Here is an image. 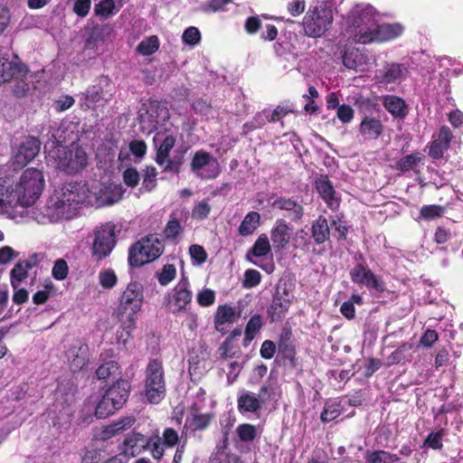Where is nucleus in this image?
Instances as JSON below:
<instances>
[{
    "instance_id": "nucleus-18",
    "label": "nucleus",
    "mask_w": 463,
    "mask_h": 463,
    "mask_svg": "<svg viewBox=\"0 0 463 463\" xmlns=\"http://www.w3.org/2000/svg\"><path fill=\"white\" fill-rule=\"evenodd\" d=\"M408 74L409 70L406 66L400 63H390L379 71L376 80L379 83L384 85L399 84L406 79Z\"/></svg>"
},
{
    "instance_id": "nucleus-30",
    "label": "nucleus",
    "mask_w": 463,
    "mask_h": 463,
    "mask_svg": "<svg viewBox=\"0 0 463 463\" xmlns=\"http://www.w3.org/2000/svg\"><path fill=\"white\" fill-rule=\"evenodd\" d=\"M261 404L260 393L243 392L238 399V409L243 412H256Z\"/></svg>"
},
{
    "instance_id": "nucleus-40",
    "label": "nucleus",
    "mask_w": 463,
    "mask_h": 463,
    "mask_svg": "<svg viewBox=\"0 0 463 463\" xmlns=\"http://www.w3.org/2000/svg\"><path fill=\"white\" fill-rule=\"evenodd\" d=\"M118 10L114 0H102L94 6V13L101 19H107Z\"/></svg>"
},
{
    "instance_id": "nucleus-19",
    "label": "nucleus",
    "mask_w": 463,
    "mask_h": 463,
    "mask_svg": "<svg viewBox=\"0 0 463 463\" xmlns=\"http://www.w3.org/2000/svg\"><path fill=\"white\" fill-rule=\"evenodd\" d=\"M451 139L452 133L450 129L446 126L441 127L439 133L433 136V140L430 146L429 156L434 159L441 158L444 153L449 149Z\"/></svg>"
},
{
    "instance_id": "nucleus-46",
    "label": "nucleus",
    "mask_w": 463,
    "mask_h": 463,
    "mask_svg": "<svg viewBox=\"0 0 463 463\" xmlns=\"http://www.w3.org/2000/svg\"><path fill=\"white\" fill-rule=\"evenodd\" d=\"M118 364L115 361H109L102 364L96 371L99 379H107L109 376L117 375L118 373Z\"/></svg>"
},
{
    "instance_id": "nucleus-36",
    "label": "nucleus",
    "mask_w": 463,
    "mask_h": 463,
    "mask_svg": "<svg viewBox=\"0 0 463 463\" xmlns=\"http://www.w3.org/2000/svg\"><path fill=\"white\" fill-rule=\"evenodd\" d=\"M124 444L126 446V453L135 455L138 453L141 449H144L146 444V439L140 433H131L126 438Z\"/></svg>"
},
{
    "instance_id": "nucleus-7",
    "label": "nucleus",
    "mask_w": 463,
    "mask_h": 463,
    "mask_svg": "<svg viewBox=\"0 0 463 463\" xmlns=\"http://www.w3.org/2000/svg\"><path fill=\"white\" fill-rule=\"evenodd\" d=\"M163 251V242L155 235H149L130 248L128 262L131 266L140 267L157 259Z\"/></svg>"
},
{
    "instance_id": "nucleus-23",
    "label": "nucleus",
    "mask_w": 463,
    "mask_h": 463,
    "mask_svg": "<svg viewBox=\"0 0 463 463\" xmlns=\"http://www.w3.org/2000/svg\"><path fill=\"white\" fill-rule=\"evenodd\" d=\"M67 356L71 370L77 372L85 365L88 360V346L84 344L74 345L69 350Z\"/></svg>"
},
{
    "instance_id": "nucleus-45",
    "label": "nucleus",
    "mask_w": 463,
    "mask_h": 463,
    "mask_svg": "<svg viewBox=\"0 0 463 463\" xmlns=\"http://www.w3.org/2000/svg\"><path fill=\"white\" fill-rule=\"evenodd\" d=\"M236 433L241 441L250 442L257 436V429L254 425L243 423L236 428Z\"/></svg>"
},
{
    "instance_id": "nucleus-57",
    "label": "nucleus",
    "mask_w": 463,
    "mask_h": 463,
    "mask_svg": "<svg viewBox=\"0 0 463 463\" xmlns=\"http://www.w3.org/2000/svg\"><path fill=\"white\" fill-rule=\"evenodd\" d=\"M118 322L119 323V329L117 331V341L118 344L126 345L131 335V332L136 327L137 320H134L133 324L129 326H125L122 321Z\"/></svg>"
},
{
    "instance_id": "nucleus-21",
    "label": "nucleus",
    "mask_w": 463,
    "mask_h": 463,
    "mask_svg": "<svg viewBox=\"0 0 463 463\" xmlns=\"http://www.w3.org/2000/svg\"><path fill=\"white\" fill-rule=\"evenodd\" d=\"M403 33V26L400 24H383L377 22V29L373 32V42L392 41Z\"/></svg>"
},
{
    "instance_id": "nucleus-1",
    "label": "nucleus",
    "mask_w": 463,
    "mask_h": 463,
    "mask_svg": "<svg viewBox=\"0 0 463 463\" xmlns=\"http://www.w3.org/2000/svg\"><path fill=\"white\" fill-rule=\"evenodd\" d=\"M86 184L68 183L55 189L45 204L33 212V219L40 224L59 223L72 219L80 204L88 199Z\"/></svg>"
},
{
    "instance_id": "nucleus-20",
    "label": "nucleus",
    "mask_w": 463,
    "mask_h": 463,
    "mask_svg": "<svg viewBox=\"0 0 463 463\" xmlns=\"http://www.w3.org/2000/svg\"><path fill=\"white\" fill-rule=\"evenodd\" d=\"M72 151L68 147L59 145L47 152V158L53 160L57 168L71 173Z\"/></svg>"
},
{
    "instance_id": "nucleus-60",
    "label": "nucleus",
    "mask_w": 463,
    "mask_h": 463,
    "mask_svg": "<svg viewBox=\"0 0 463 463\" xmlns=\"http://www.w3.org/2000/svg\"><path fill=\"white\" fill-rule=\"evenodd\" d=\"M210 212V204L205 201H201L194 205L192 211V217L194 219L203 220L209 215Z\"/></svg>"
},
{
    "instance_id": "nucleus-62",
    "label": "nucleus",
    "mask_w": 463,
    "mask_h": 463,
    "mask_svg": "<svg viewBox=\"0 0 463 463\" xmlns=\"http://www.w3.org/2000/svg\"><path fill=\"white\" fill-rule=\"evenodd\" d=\"M232 2V0H208L203 5V10L206 13L222 12L225 10V6Z\"/></svg>"
},
{
    "instance_id": "nucleus-9",
    "label": "nucleus",
    "mask_w": 463,
    "mask_h": 463,
    "mask_svg": "<svg viewBox=\"0 0 463 463\" xmlns=\"http://www.w3.org/2000/svg\"><path fill=\"white\" fill-rule=\"evenodd\" d=\"M146 397L151 403H158L165 396V384L162 362H149L146 371Z\"/></svg>"
},
{
    "instance_id": "nucleus-55",
    "label": "nucleus",
    "mask_w": 463,
    "mask_h": 463,
    "mask_svg": "<svg viewBox=\"0 0 463 463\" xmlns=\"http://www.w3.org/2000/svg\"><path fill=\"white\" fill-rule=\"evenodd\" d=\"M262 326L261 317L260 316H253L248 322L245 329V336L248 340L254 338L255 335L259 332Z\"/></svg>"
},
{
    "instance_id": "nucleus-5",
    "label": "nucleus",
    "mask_w": 463,
    "mask_h": 463,
    "mask_svg": "<svg viewBox=\"0 0 463 463\" xmlns=\"http://www.w3.org/2000/svg\"><path fill=\"white\" fill-rule=\"evenodd\" d=\"M129 389V383L125 380L118 381L111 385L98 403L96 416L106 418L120 409L128 398Z\"/></svg>"
},
{
    "instance_id": "nucleus-11",
    "label": "nucleus",
    "mask_w": 463,
    "mask_h": 463,
    "mask_svg": "<svg viewBox=\"0 0 463 463\" xmlns=\"http://www.w3.org/2000/svg\"><path fill=\"white\" fill-rule=\"evenodd\" d=\"M125 189L120 184H109L104 187H89L85 203L97 207L111 205L123 198Z\"/></svg>"
},
{
    "instance_id": "nucleus-12",
    "label": "nucleus",
    "mask_w": 463,
    "mask_h": 463,
    "mask_svg": "<svg viewBox=\"0 0 463 463\" xmlns=\"http://www.w3.org/2000/svg\"><path fill=\"white\" fill-rule=\"evenodd\" d=\"M192 297L189 281L187 278L183 277L165 298L167 307L173 314H178L185 310L192 300Z\"/></svg>"
},
{
    "instance_id": "nucleus-26",
    "label": "nucleus",
    "mask_w": 463,
    "mask_h": 463,
    "mask_svg": "<svg viewBox=\"0 0 463 463\" xmlns=\"http://www.w3.org/2000/svg\"><path fill=\"white\" fill-rule=\"evenodd\" d=\"M240 317V313L234 307L223 305L218 307L214 317L215 327L218 331L222 330V327L225 324H232Z\"/></svg>"
},
{
    "instance_id": "nucleus-17",
    "label": "nucleus",
    "mask_w": 463,
    "mask_h": 463,
    "mask_svg": "<svg viewBox=\"0 0 463 463\" xmlns=\"http://www.w3.org/2000/svg\"><path fill=\"white\" fill-rule=\"evenodd\" d=\"M293 299L292 293L286 288L279 286L274 296L269 314L273 321L280 319L288 311Z\"/></svg>"
},
{
    "instance_id": "nucleus-32",
    "label": "nucleus",
    "mask_w": 463,
    "mask_h": 463,
    "mask_svg": "<svg viewBox=\"0 0 463 463\" xmlns=\"http://www.w3.org/2000/svg\"><path fill=\"white\" fill-rule=\"evenodd\" d=\"M330 235V229L327 220L324 216H319L312 225V236L318 244L325 242Z\"/></svg>"
},
{
    "instance_id": "nucleus-53",
    "label": "nucleus",
    "mask_w": 463,
    "mask_h": 463,
    "mask_svg": "<svg viewBox=\"0 0 463 463\" xmlns=\"http://www.w3.org/2000/svg\"><path fill=\"white\" fill-rule=\"evenodd\" d=\"M156 169L153 166H147L143 174V187L146 191H151L156 184Z\"/></svg>"
},
{
    "instance_id": "nucleus-39",
    "label": "nucleus",
    "mask_w": 463,
    "mask_h": 463,
    "mask_svg": "<svg viewBox=\"0 0 463 463\" xmlns=\"http://www.w3.org/2000/svg\"><path fill=\"white\" fill-rule=\"evenodd\" d=\"M159 48V39L156 35H151L142 40L137 46V52L146 56L153 54Z\"/></svg>"
},
{
    "instance_id": "nucleus-47",
    "label": "nucleus",
    "mask_w": 463,
    "mask_h": 463,
    "mask_svg": "<svg viewBox=\"0 0 463 463\" xmlns=\"http://www.w3.org/2000/svg\"><path fill=\"white\" fill-rule=\"evenodd\" d=\"M88 156L86 152L80 148L77 147L74 151H72L71 156V173L77 172L87 165Z\"/></svg>"
},
{
    "instance_id": "nucleus-15",
    "label": "nucleus",
    "mask_w": 463,
    "mask_h": 463,
    "mask_svg": "<svg viewBox=\"0 0 463 463\" xmlns=\"http://www.w3.org/2000/svg\"><path fill=\"white\" fill-rule=\"evenodd\" d=\"M350 275L353 282L364 285L376 292H383L385 289L383 280L361 264L356 265L351 270Z\"/></svg>"
},
{
    "instance_id": "nucleus-13",
    "label": "nucleus",
    "mask_w": 463,
    "mask_h": 463,
    "mask_svg": "<svg viewBox=\"0 0 463 463\" xmlns=\"http://www.w3.org/2000/svg\"><path fill=\"white\" fill-rule=\"evenodd\" d=\"M191 166L193 172L201 178H215L220 174V165L217 159L203 151L195 153Z\"/></svg>"
},
{
    "instance_id": "nucleus-2",
    "label": "nucleus",
    "mask_w": 463,
    "mask_h": 463,
    "mask_svg": "<svg viewBox=\"0 0 463 463\" xmlns=\"http://www.w3.org/2000/svg\"><path fill=\"white\" fill-rule=\"evenodd\" d=\"M379 18V14L371 5L362 3L354 5L345 18L346 35L359 43H372Z\"/></svg>"
},
{
    "instance_id": "nucleus-29",
    "label": "nucleus",
    "mask_w": 463,
    "mask_h": 463,
    "mask_svg": "<svg viewBox=\"0 0 463 463\" xmlns=\"http://www.w3.org/2000/svg\"><path fill=\"white\" fill-rule=\"evenodd\" d=\"M270 251V244L266 234L259 236L255 243L253 244L250 251L247 254V260L252 264L261 267L257 260L252 258H260L266 256Z\"/></svg>"
},
{
    "instance_id": "nucleus-8",
    "label": "nucleus",
    "mask_w": 463,
    "mask_h": 463,
    "mask_svg": "<svg viewBox=\"0 0 463 463\" xmlns=\"http://www.w3.org/2000/svg\"><path fill=\"white\" fill-rule=\"evenodd\" d=\"M167 109L157 100H147L142 104L139 109V120L141 131L149 135L163 126L168 119Z\"/></svg>"
},
{
    "instance_id": "nucleus-31",
    "label": "nucleus",
    "mask_w": 463,
    "mask_h": 463,
    "mask_svg": "<svg viewBox=\"0 0 463 463\" xmlns=\"http://www.w3.org/2000/svg\"><path fill=\"white\" fill-rule=\"evenodd\" d=\"M208 354L202 353V356L192 355L189 361V373L194 378H200L210 368Z\"/></svg>"
},
{
    "instance_id": "nucleus-51",
    "label": "nucleus",
    "mask_w": 463,
    "mask_h": 463,
    "mask_svg": "<svg viewBox=\"0 0 463 463\" xmlns=\"http://www.w3.org/2000/svg\"><path fill=\"white\" fill-rule=\"evenodd\" d=\"M5 191L4 182L0 180V211L9 212V208L14 209L15 199L12 192L6 194Z\"/></svg>"
},
{
    "instance_id": "nucleus-16",
    "label": "nucleus",
    "mask_w": 463,
    "mask_h": 463,
    "mask_svg": "<svg viewBox=\"0 0 463 463\" xmlns=\"http://www.w3.org/2000/svg\"><path fill=\"white\" fill-rule=\"evenodd\" d=\"M155 146L157 147L156 163L163 166L165 170L171 167L172 161L169 153L175 144V138L172 135L164 136L162 133H156L154 137Z\"/></svg>"
},
{
    "instance_id": "nucleus-49",
    "label": "nucleus",
    "mask_w": 463,
    "mask_h": 463,
    "mask_svg": "<svg viewBox=\"0 0 463 463\" xmlns=\"http://www.w3.org/2000/svg\"><path fill=\"white\" fill-rule=\"evenodd\" d=\"M23 71L24 67H19L13 63L0 64V84L10 80L15 73Z\"/></svg>"
},
{
    "instance_id": "nucleus-52",
    "label": "nucleus",
    "mask_w": 463,
    "mask_h": 463,
    "mask_svg": "<svg viewBox=\"0 0 463 463\" xmlns=\"http://www.w3.org/2000/svg\"><path fill=\"white\" fill-rule=\"evenodd\" d=\"M182 40L184 43L194 46L201 41V33L198 28L190 26L184 30L182 35Z\"/></svg>"
},
{
    "instance_id": "nucleus-25",
    "label": "nucleus",
    "mask_w": 463,
    "mask_h": 463,
    "mask_svg": "<svg viewBox=\"0 0 463 463\" xmlns=\"http://www.w3.org/2000/svg\"><path fill=\"white\" fill-rule=\"evenodd\" d=\"M316 188L325 203L332 209L338 206L337 199L335 197L333 184L326 177H320L316 181Z\"/></svg>"
},
{
    "instance_id": "nucleus-54",
    "label": "nucleus",
    "mask_w": 463,
    "mask_h": 463,
    "mask_svg": "<svg viewBox=\"0 0 463 463\" xmlns=\"http://www.w3.org/2000/svg\"><path fill=\"white\" fill-rule=\"evenodd\" d=\"M187 420L190 421V425L194 429L203 430L209 425L211 421V417L208 414L192 413L191 417Z\"/></svg>"
},
{
    "instance_id": "nucleus-3",
    "label": "nucleus",
    "mask_w": 463,
    "mask_h": 463,
    "mask_svg": "<svg viewBox=\"0 0 463 463\" xmlns=\"http://www.w3.org/2000/svg\"><path fill=\"white\" fill-rule=\"evenodd\" d=\"M44 187L43 173L36 168H28L22 174L15 187L12 190L15 203L14 218L16 214L24 217L26 209L32 206L40 197Z\"/></svg>"
},
{
    "instance_id": "nucleus-14",
    "label": "nucleus",
    "mask_w": 463,
    "mask_h": 463,
    "mask_svg": "<svg viewBox=\"0 0 463 463\" xmlns=\"http://www.w3.org/2000/svg\"><path fill=\"white\" fill-rule=\"evenodd\" d=\"M40 141L33 137H25L14 150V163L24 166L31 162L40 151Z\"/></svg>"
},
{
    "instance_id": "nucleus-41",
    "label": "nucleus",
    "mask_w": 463,
    "mask_h": 463,
    "mask_svg": "<svg viewBox=\"0 0 463 463\" xmlns=\"http://www.w3.org/2000/svg\"><path fill=\"white\" fill-rule=\"evenodd\" d=\"M444 207L437 204L424 205L420 210V215L417 221H432L443 215Z\"/></svg>"
},
{
    "instance_id": "nucleus-6",
    "label": "nucleus",
    "mask_w": 463,
    "mask_h": 463,
    "mask_svg": "<svg viewBox=\"0 0 463 463\" xmlns=\"http://www.w3.org/2000/svg\"><path fill=\"white\" fill-rule=\"evenodd\" d=\"M333 22V11L325 4L310 5L303 19V26L307 35L321 36Z\"/></svg>"
},
{
    "instance_id": "nucleus-43",
    "label": "nucleus",
    "mask_w": 463,
    "mask_h": 463,
    "mask_svg": "<svg viewBox=\"0 0 463 463\" xmlns=\"http://www.w3.org/2000/svg\"><path fill=\"white\" fill-rule=\"evenodd\" d=\"M399 458L387 451L378 450L366 453L365 463H395Z\"/></svg>"
},
{
    "instance_id": "nucleus-50",
    "label": "nucleus",
    "mask_w": 463,
    "mask_h": 463,
    "mask_svg": "<svg viewBox=\"0 0 463 463\" xmlns=\"http://www.w3.org/2000/svg\"><path fill=\"white\" fill-rule=\"evenodd\" d=\"M176 276V269L173 264H165L160 272L157 273V279L160 285H168Z\"/></svg>"
},
{
    "instance_id": "nucleus-56",
    "label": "nucleus",
    "mask_w": 463,
    "mask_h": 463,
    "mask_svg": "<svg viewBox=\"0 0 463 463\" xmlns=\"http://www.w3.org/2000/svg\"><path fill=\"white\" fill-rule=\"evenodd\" d=\"M260 273L256 269H248L244 273L242 285L246 288H251L258 286L260 282Z\"/></svg>"
},
{
    "instance_id": "nucleus-59",
    "label": "nucleus",
    "mask_w": 463,
    "mask_h": 463,
    "mask_svg": "<svg viewBox=\"0 0 463 463\" xmlns=\"http://www.w3.org/2000/svg\"><path fill=\"white\" fill-rule=\"evenodd\" d=\"M196 300L200 306L209 307L215 301V293L210 288H204L197 294Z\"/></svg>"
},
{
    "instance_id": "nucleus-64",
    "label": "nucleus",
    "mask_w": 463,
    "mask_h": 463,
    "mask_svg": "<svg viewBox=\"0 0 463 463\" xmlns=\"http://www.w3.org/2000/svg\"><path fill=\"white\" fill-rule=\"evenodd\" d=\"M354 115V110L349 105L343 104L338 107L336 116L343 123H349Z\"/></svg>"
},
{
    "instance_id": "nucleus-37",
    "label": "nucleus",
    "mask_w": 463,
    "mask_h": 463,
    "mask_svg": "<svg viewBox=\"0 0 463 463\" xmlns=\"http://www.w3.org/2000/svg\"><path fill=\"white\" fill-rule=\"evenodd\" d=\"M102 99V94L99 88L93 86L81 94L80 105L86 109H94L98 102Z\"/></svg>"
},
{
    "instance_id": "nucleus-61",
    "label": "nucleus",
    "mask_w": 463,
    "mask_h": 463,
    "mask_svg": "<svg viewBox=\"0 0 463 463\" xmlns=\"http://www.w3.org/2000/svg\"><path fill=\"white\" fill-rule=\"evenodd\" d=\"M421 160L420 154H412L402 157L399 161V167L402 171L412 169Z\"/></svg>"
},
{
    "instance_id": "nucleus-33",
    "label": "nucleus",
    "mask_w": 463,
    "mask_h": 463,
    "mask_svg": "<svg viewBox=\"0 0 463 463\" xmlns=\"http://www.w3.org/2000/svg\"><path fill=\"white\" fill-rule=\"evenodd\" d=\"M135 423V418L128 416L118 420V421L107 426L103 430V438L109 439L127 429L130 428Z\"/></svg>"
},
{
    "instance_id": "nucleus-35",
    "label": "nucleus",
    "mask_w": 463,
    "mask_h": 463,
    "mask_svg": "<svg viewBox=\"0 0 463 463\" xmlns=\"http://www.w3.org/2000/svg\"><path fill=\"white\" fill-rule=\"evenodd\" d=\"M260 222V215L257 212L249 213L239 227L241 235L247 236L254 232Z\"/></svg>"
},
{
    "instance_id": "nucleus-63",
    "label": "nucleus",
    "mask_w": 463,
    "mask_h": 463,
    "mask_svg": "<svg viewBox=\"0 0 463 463\" xmlns=\"http://www.w3.org/2000/svg\"><path fill=\"white\" fill-rule=\"evenodd\" d=\"M189 253L194 263L200 265L206 260L207 253L204 249L198 244L190 246Z\"/></svg>"
},
{
    "instance_id": "nucleus-38",
    "label": "nucleus",
    "mask_w": 463,
    "mask_h": 463,
    "mask_svg": "<svg viewBox=\"0 0 463 463\" xmlns=\"http://www.w3.org/2000/svg\"><path fill=\"white\" fill-rule=\"evenodd\" d=\"M28 264H24L22 261L17 262L11 270V285L14 289L19 288L21 282L28 276Z\"/></svg>"
},
{
    "instance_id": "nucleus-10",
    "label": "nucleus",
    "mask_w": 463,
    "mask_h": 463,
    "mask_svg": "<svg viewBox=\"0 0 463 463\" xmlns=\"http://www.w3.org/2000/svg\"><path fill=\"white\" fill-rule=\"evenodd\" d=\"M115 243V225L111 222L101 224L94 231L92 255L98 260L105 259L112 251Z\"/></svg>"
},
{
    "instance_id": "nucleus-42",
    "label": "nucleus",
    "mask_w": 463,
    "mask_h": 463,
    "mask_svg": "<svg viewBox=\"0 0 463 463\" xmlns=\"http://www.w3.org/2000/svg\"><path fill=\"white\" fill-rule=\"evenodd\" d=\"M341 414V405L339 402L329 401L326 402L320 419L323 422H329L336 419Z\"/></svg>"
},
{
    "instance_id": "nucleus-22",
    "label": "nucleus",
    "mask_w": 463,
    "mask_h": 463,
    "mask_svg": "<svg viewBox=\"0 0 463 463\" xmlns=\"http://www.w3.org/2000/svg\"><path fill=\"white\" fill-rule=\"evenodd\" d=\"M343 63L347 69L364 71L367 63V57L358 49L352 48L344 52Z\"/></svg>"
},
{
    "instance_id": "nucleus-24",
    "label": "nucleus",
    "mask_w": 463,
    "mask_h": 463,
    "mask_svg": "<svg viewBox=\"0 0 463 463\" xmlns=\"http://www.w3.org/2000/svg\"><path fill=\"white\" fill-rule=\"evenodd\" d=\"M383 129L382 121L370 117H365L359 127V132L365 139H376L382 134Z\"/></svg>"
},
{
    "instance_id": "nucleus-48",
    "label": "nucleus",
    "mask_w": 463,
    "mask_h": 463,
    "mask_svg": "<svg viewBox=\"0 0 463 463\" xmlns=\"http://www.w3.org/2000/svg\"><path fill=\"white\" fill-rule=\"evenodd\" d=\"M183 231V227L176 217L172 214L170 220L167 222L164 234L166 239H175Z\"/></svg>"
},
{
    "instance_id": "nucleus-34",
    "label": "nucleus",
    "mask_w": 463,
    "mask_h": 463,
    "mask_svg": "<svg viewBox=\"0 0 463 463\" xmlns=\"http://www.w3.org/2000/svg\"><path fill=\"white\" fill-rule=\"evenodd\" d=\"M273 206L280 209L288 211L291 213V218L294 220H298L302 217L303 214V208L301 205L298 204L296 202L286 199V198H279L273 203Z\"/></svg>"
},
{
    "instance_id": "nucleus-27",
    "label": "nucleus",
    "mask_w": 463,
    "mask_h": 463,
    "mask_svg": "<svg viewBox=\"0 0 463 463\" xmlns=\"http://www.w3.org/2000/svg\"><path fill=\"white\" fill-rule=\"evenodd\" d=\"M383 104L385 109L394 118H402L407 115V105L402 98L387 95L383 97Z\"/></svg>"
},
{
    "instance_id": "nucleus-4",
    "label": "nucleus",
    "mask_w": 463,
    "mask_h": 463,
    "mask_svg": "<svg viewBox=\"0 0 463 463\" xmlns=\"http://www.w3.org/2000/svg\"><path fill=\"white\" fill-rule=\"evenodd\" d=\"M144 302L142 284L133 281L128 284L122 292L118 305L114 311L118 321H122L125 326H129L137 320V315L140 311Z\"/></svg>"
},
{
    "instance_id": "nucleus-28",
    "label": "nucleus",
    "mask_w": 463,
    "mask_h": 463,
    "mask_svg": "<svg viewBox=\"0 0 463 463\" xmlns=\"http://www.w3.org/2000/svg\"><path fill=\"white\" fill-rule=\"evenodd\" d=\"M290 238L289 227L283 220H279L271 231V241L277 250L283 249Z\"/></svg>"
},
{
    "instance_id": "nucleus-58",
    "label": "nucleus",
    "mask_w": 463,
    "mask_h": 463,
    "mask_svg": "<svg viewBox=\"0 0 463 463\" xmlns=\"http://www.w3.org/2000/svg\"><path fill=\"white\" fill-rule=\"evenodd\" d=\"M68 272L69 268L67 262L64 260L59 259L54 262L52 274L55 279H64L67 277Z\"/></svg>"
},
{
    "instance_id": "nucleus-44",
    "label": "nucleus",
    "mask_w": 463,
    "mask_h": 463,
    "mask_svg": "<svg viewBox=\"0 0 463 463\" xmlns=\"http://www.w3.org/2000/svg\"><path fill=\"white\" fill-rule=\"evenodd\" d=\"M99 285L105 289L114 288L118 282V277L111 269H101L98 275Z\"/></svg>"
}]
</instances>
